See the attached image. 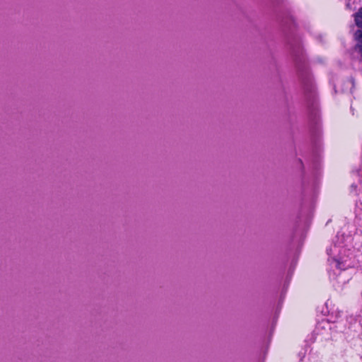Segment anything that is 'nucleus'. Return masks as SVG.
<instances>
[{
	"mask_svg": "<svg viewBox=\"0 0 362 362\" xmlns=\"http://www.w3.org/2000/svg\"><path fill=\"white\" fill-rule=\"evenodd\" d=\"M346 250L342 246L336 244L332 245L327 250V253L329 256L328 261L336 268L340 270L345 269L346 267H350L349 264L346 265Z\"/></svg>",
	"mask_w": 362,
	"mask_h": 362,
	"instance_id": "1",
	"label": "nucleus"
},
{
	"mask_svg": "<svg viewBox=\"0 0 362 362\" xmlns=\"http://www.w3.org/2000/svg\"><path fill=\"white\" fill-rule=\"evenodd\" d=\"M354 35H355V39L357 41L356 47L358 50V52H360V54H361V57H362V30H357L355 33Z\"/></svg>",
	"mask_w": 362,
	"mask_h": 362,
	"instance_id": "2",
	"label": "nucleus"
},
{
	"mask_svg": "<svg viewBox=\"0 0 362 362\" xmlns=\"http://www.w3.org/2000/svg\"><path fill=\"white\" fill-rule=\"evenodd\" d=\"M354 20L356 25L362 28V8L354 14Z\"/></svg>",
	"mask_w": 362,
	"mask_h": 362,
	"instance_id": "3",
	"label": "nucleus"
},
{
	"mask_svg": "<svg viewBox=\"0 0 362 362\" xmlns=\"http://www.w3.org/2000/svg\"><path fill=\"white\" fill-rule=\"evenodd\" d=\"M305 88L306 91L310 90L311 92H313V87H311L310 89H309V88L305 86Z\"/></svg>",
	"mask_w": 362,
	"mask_h": 362,
	"instance_id": "4",
	"label": "nucleus"
},
{
	"mask_svg": "<svg viewBox=\"0 0 362 362\" xmlns=\"http://www.w3.org/2000/svg\"><path fill=\"white\" fill-rule=\"evenodd\" d=\"M351 189H354V190H355V189H356V186L355 185H352L351 186Z\"/></svg>",
	"mask_w": 362,
	"mask_h": 362,
	"instance_id": "5",
	"label": "nucleus"
}]
</instances>
